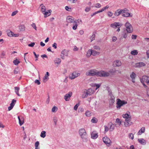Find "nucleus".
<instances>
[{
  "mask_svg": "<svg viewBox=\"0 0 149 149\" xmlns=\"http://www.w3.org/2000/svg\"><path fill=\"white\" fill-rule=\"evenodd\" d=\"M86 75L88 76H96L100 77H107L109 75V73L107 72L101 70L98 71L95 69L90 70L86 72Z\"/></svg>",
  "mask_w": 149,
  "mask_h": 149,
  "instance_id": "nucleus-1",
  "label": "nucleus"
},
{
  "mask_svg": "<svg viewBox=\"0 0 149 149\" xmlns=\"http://www.w3.org/2000/svg\"><path fill=\"white\" fill-rule=\"evenodd\" d=\"M95 92V91L92 88H89L87 90H85L82 95V98L87 97L88 95H91Z\"/></svg>",
  "mask_w": 149,
  "mask_h": 149,
  "instance_id": "nucleus-2",
  "label": "nucleus"
},
{
  "mask_svg": "<svg viewBox=\"0 0 149 149\" xmlns=\"http://www.w3.org/2000/svg\"><path fill=\"white\" fill-rule=\"evenodd\" d=\"M79 133L83 141H85L86 140L87 134L86 131L84 128H81L79 129Z\"/></svg>",
  "mask_w": 149,
  "mask_h": 149,
  "instance_id": "nucleus-3",
  "label": "nucleus"
},
{
  "mask_svg": "<svg viewBox=\"0 0 149 149\" xmlns=\"http://www.w3.org/2000/svg\"><path fill=\"white\" fill-rule=\"evenodd\" d=\"M125 26L126 28V31L129 33H132L133 31V29L132 25L128 22H127L125 24Z\"/></svg>",
  "mask_w": 149,
  "mask_h": 149,
  "instance_id": "nucleus-4",
  "label": "nucleus"
},
{
  "mask_svg": "<svg viewBox=\"0 0 149 149\" xmlns=\"http://www.w3.org/2000/svg\"><path fill=\"white\" fill-rule=\"evenodd\" d=\"M127 103V102L124 100H121L120 99H118L117 102L116 107L118 109H120L123 105Z\"/></svg>",
  "mask_w": 149,
  "mask_h": 149,
  "instance_id": "nucleus-5",
  "label": "nucleus"
},
{
  "mask_svg": "<svg viewBox=\"0 0 149 149\" xmlns=\"http://www.w3.org/2000/svg\"><path fill=\"white\" fill-rule=\"evenodd\" d=\"M104 142L107 146H109L111 145V140L107 136H104L103 138Z\"/></svg>",
  "mask_w": 149,
  "mask_h": 149,
  "instance_id": "nucleus-6",
  "label": "nucleus"
},
{
  "mask_svg": "<svg viewBox=\"0 0 149 149\" xmlns=\"http://www.w3.org/2000/svg\"><path fill=\"white\" fill-rule=\"evenodd\" d=\"M140 80L141 83L146 82L147 84L149 85V77L144 75L141 78Z\"/></svg>",
  "mask_w": 149,
  "mask_h": 149,
  "instance_id": "nucleus-7",
  "label": "nucleus"
},
{
  "mask_svg": "<svg viewBox=\"0 0 149 149\" xmlns=\"http://www.w3.org/2000/svg\"><path fill=\"white\" fill-rule=\"evenodd\" d=\"M80 75V74L79 72H74L69 75V78L71 79H74L77 77L79 76Z\"/></svg>",
  "mask_w": 149,
  "mask_h": 149,
  "instance_id": "nucleus-8",
  "label": "nucleus"
},
{
  "mask_svg": "<svg viewBox=\"0 0 149 149\" xmlns=\"http://www.w3.org/2000/svg\"><path fill=\"white\" fill-rule=\"evenodd\" d=\"M72 92H69L64 96V98L66 101H69L70 100V97L72 96Z\"/></svg>",
  "mask_w": 149,
  "mask_h": 149,
  "instance_id": "nucleus-9",
  "label": "nucleus"
},
{
  "mask_svg": "<svg viewBox=\"0 0 149 149\" xmlns=\"http://www.w3.org/2000/svg\"><path fill=\"white\" fill-rule=\"evenodd\" d=\"M122 116L123 118L125 119V120L131 119V116L129 111H127L125 114H123Z\"/></svg>",
  "mask_w": 149,
  "mask_h": 149,
  "instance_id": "nucleus-10",
  "label": "nucleus"
},
{
  "mask_svg": "<svg viewBox=\"0 0 149 149\" xmlns=\"http://www.w3.org/2000/svg\"><path fill=\"white\" fill-rule=\"evenodd\" d=\"M123 24L120 22H114L113 23L111 24L110 26L113 28L116 29L118 26L121 27Z\"/></svg>",
  "mask_w": 149,
  "mask_h": 149,
  "instance_id": "nucleus-11",
  "label": "nucleus"
},
{
  "mask_svg": "<svg viewBox=\"0 0 149 149\" xmlns=\"http://www.w3.org/2000/svg\"><path fill=\"white\" fill-rule=\"evenodd\" d=\"M121 64V61L118 60L114 61L113 63V65L114 67H119L120 66Z\"/></svg>",
  "mask_w": 149,
  "mask_h": 149,
  "instance_id": "nucleus-12",
  "label": "nucleus"
},
{
  "mask_svg": "<svg viewBox=\"0 0 149 149\" xmlns=\"http://www.w3.org/2000/svg\"><path fill=\"white\" fill-rule=\"evenodd\" d=\"M131 119L125 120V121L124 122V125L125 127H129L131 125L132 122H131Z\"/></svg>",
  "mask_w": 149,
  "mask_h": 149,
  "instance_id": "nucleus-13",
  "label": "nucleus"
},
{
  "mask_svg": "<svg viewBox=\"0 0 149 149\" xmlns=\"http://www.w3.org/2000/svg\"><path fill=\"white\" fill-rule=\"evenodd\" d=\"M67 51L65 49H64L61 51L60 56L62 59H64L65 56H67Z\"/></svg>",
  "mask_w": 149,
  "mask_h": 149,
  "instance_id": "nucleus-14",
  "label": "nucleus"
},
{
  "mask_svg": "<svg viewBox=\"0 0 149 149\" xmlns=\"http://www.w3.org/2000/svg\"><path fill=\"white\" fill-rule=\"evenodd\" d=\"M67 22L68 23H75V21L73 17L70 16H68L66 18Z\"/></svg>",
  "mask_w": 149,
  "mask_h": 149,
  "instance_id": "nucleus-15",
  "label": "nucleus"
},
{
  "mask_svg": "<svg viewBox=\"0 0 149 149\" xmlns=\"http://www.w3.org/2000/svg\"><path fill=\"white\" fill-rule=\"evenodd\" d=\"M146 64L143 62H139L136 63L135 65V67L136 68H141L142 67L145 66Z\"/></svg>",
  "mask_w": 149,
  "mask_h": 149,
  "instance_id": "nucleus-16",
  "label": "nucleus"
},
{
  "mask_svg": "<svg viewBox=\"0 0 149 149\" xmlns=\"http://www.w3.org/2000/svg\"><path fill=\"white\" fill-rule=\"evenodd\" d=\"M97 132L96 131H93L91 134V138L93 139L97 138L98 135Z\"/></svg>",
  "mask_w": 149,
  "mask_h": 149,
  "instance_id": "nucleus-17",
  "label": "nucleus"
},
{
  "mask_svg": "<svg viewBox=\"0 0 149 149\" xmlns=\"http://www.w3.org/2000/svg\"><path fill=\"white\" fill-rule=\"evenodd\" d=\"M49 76V73L48 72H47L45 74L44 77L43 78V82L45 83L48 80Z\"/></svg>",
  "mask_w": 149,
  "mask_h": 149,
  "instance_id": "nucleus-18",
  "label": "nucleus"
},
{
  "mask_svg": "<svg viewBox=\"0 0 149 149\" xmlns=\"http://www.w3.org/2000/svg\"><path fill=\"white\" fill-rule=\"evenodd\" d=\"M145 131V128L144 127H142L137 132V134L139 135H141L144 133Z\"/></svg>",
  "mask_w": 149,
  "mask_h": 149,
  "instance_id": "nucleus-19",
  "label": "nucleus"
},
{
  "mask_svg": "<svg viewBox=\"0 0 149 149\" xmlns=\"http://www.w3.org/2000/svg\"><path fill=\"white\" fill-rule=\"evenodd\" d=\"M130 77L132 79V81L133 83L135 82V79L136 77V74L134 72L132 73L130 75Z\"/></svg>",
  "mask_w": 149,
  "mask_h": 149,
  "instance_id": "nucleus-20",
  "label": "nucleus"
},
{
  "mask_svg": "<svg viewBox=\"0 0 149 149\" xmlns=\"http://www.w3.org/2000/svg\"><path fill=\"white\" fill-rule=\"evenodd\" d=\"M52 10H49L45 12L43 14L44 15V17H46L49 15H50L51 14Z\"/></svg>",
  "mask_w": 149,
  "mask_h": 149,
  "instance_id": "nucleus-21",
  "label": "nucleus"
},
{
  "mask_svg": "<svg viewBox=\"0 0 149 149\" xmlns=\"http://www.w3.org/2000/svg\"><path fill=\"white\" fill-rule=\"evenodd\" d=\"M139 142L143 145H145L146 143V141L143 139H138Z\"/></svg>",
  "mask_w": 149,
  "mask_h": 149,
  "instance_id": "nucleus-22",
  "label": "nucleus"
},
{
  "mask_svg": "<svg viewBox=\"0 0 149 149\" xmlns=\"http://www.w3.org/2000/svg\"><path fill=\"white\" fill-rule=\"evenodd\" d=\"M122 15L123 17H132V14L126 12L125 13L122 14Z\"/></svg>",
  "mask_w": 149,
  "mask_h": 149,
  "instance_id": "nucleus-23",
  "label": "nucleus"
},
{
  "mask_svg": "<svg viewBox=\"0 0 149 149\" xmlns=\"http://www.w3.org/2000/svg\"><path fill=\"white\" fill-rule=\"evenodd\" d=\"M122 14L121 11L120 9H118L117 10L115 13L114 15L115 16H118Z\"/></svg>",
  "mask_w": 149,
  "mask_h": 149,
  "instance_id": "nucleus-24",
  "label": "nucleus"
},
{
  "mask_svg": "<svg viewBox=\"0 0 149 149\" xmlns=\"http://www.w3.org/2000/svg\"><path fill=\"white\" fill-rule=\"evenodd\" d=\"M19 87H15V93L17 94V95L19 96H20V95L19 94Z\"/></svg>",
  "mask_w": 149,
  "mask_h": 149,
  "instance_id": "nucleus-25",
  "label": "nucleus"
},
{
  "mask_svg": "<svg viewBox=\"0 0 149 149\" xmlns=\"http://www.w3.org/2000/svg\"><path fill=\"white\" fill-rule=\"evenodd\" d=\"M92 55V50L89 49L87 52L86 56L87 57H90L91 55Z\"/></svg>",
  "mask_w": 149,
  "mask_h": 149,
  "instance_id": "nucleus-26",
  "label": "nucleus"
},
{
  "mask_svg": "<svg viewBox=\"0 0 149 149\" xmlns=\"http://www.w3.org/2000/svg\"><path fill=\"white\" fill-rule=\"evenodd\" d=\"M129 33L127 31H124L122 35L123 38L125 39L127 38L128 36V34Z\"/></svg>",
  "mask_w": 149,
  "mask_h": 149,
  "instance_id": "nucleus-27",
  "label": "nucleus"
},
{
  "mask_svg": "<svg viewBox=\"0 0 149 149\" xmlns=\"http://www.w3.org/2000/svg\"><path fill=\"white\" fill-rule=\"evenodd\" d=\"M19 29L20 31H24L25 30V27L24 25H21L19 26Z\"/></svg>",
  "mask_w": 149,
  "mask_h": 149,
  "instance_id": "nucleus-28",
  "label": "nucleus"
},
{
  "mask_svg": "<svg viewBox=\"0 0 149 149\" xmlns=\"http://www.w3.org/2000/svg\"><path fill=\"white\" fill-rule=\"evenodd\" d=\"M46 132L45 131H42L40 135V136L41 137L44 138L46 136Z\"/></svg>",
  "mask_w": 149,
  "mask_h": 149,
  "instance_id": "nucleus-29",
  "label": "nucleus"
},
{
  "mask_svg": "<svg viewBox=\"0 0 149 149\" xmlns=\"http://www.w3.org/2000/svg\"><path fill=\"white\" fill-rule=\"evenodd\" d=\"M100 54V53L99 52L96 51L95 50H92V55L93 56L99 55Z\"/></svg>",
  "mask_w": 149,
  "mask_h": 149,
  "instance_id": "nucleus-30",
  "label": "nucleus"
},
{
  "mask_svg": "<svg viewBox=\"0 0 149 149\" xmlns=\"http://www.w3.org/2000/svg\"><path fill=\"white\" fill-rule=\"evenodd\" d=\"M43 4H41V11L43 13L45 12L46 11V7L42 5Z\"/></svg>",
  "mask_w": 149,
  "mask_h": 149,
  "instance_id": "nucleus-31",
  "label": "nucleus"
},
{
  "mask_svg": "<svg viewBox=\"0 0 149 149\" xmlns=\"http://www.w3.org/2000/svg\"><path fill=\"white\" fill-rule=\"evenodd\" d=\"M138 52L136 50L132 51L131 52V54L133 55H136L138 54Z\"/></svg>",
  "mask_w": 149,
  "mask_h": 149,
  "instance_id": "nucleus-32",
  "label": "nucleus"
},
{
  "mask_svg": "<svg viewBox=\"0 0 149 149\" xmlns=\"http://www.w3.org/2000/svg\"><path fill=\"white\" fill-rule=\"evenodd\" d=\"M61 62V60L59 58H56L54 61V62L55 63L58 64H60Z\"/></svg>",
  "mask_w": 149,
  "mask_h": 149,
  "instance_id": "nucleus-33",
  "label": "nucleus"
},
{
  "mask_svg": "<svg viewBox=\"0 0 149 149\" xmlns=\"http://www.w3.org/2000/svg\"><path fill=\"white\" fill-rule=\"evenodd\" d=\"M128 137L130 139L133 140L134 138V134L132 133H130L128 134Z\"/></svg>",
  "mask_w": 149,
  "mask_h": 149,
  "instance_id": "nucleus-34",
  "label": "nucleus"
},
{
  "mask_svg": "<svg viewBox=\"0 0 149 149\" xmlns=\"http://www.w3.org/2000/svg\"><path fill=\"white\" fill-rule=\"evenodd\" d=\"M57 107L55 106H54L52 109V111L53 112H55L57 110Z\"/></svg>",
  "mask_w": 149,
  "mask_h": 149,
  "instance_id": "nucleus-35",
  "label": "nucleus"
},
{
  "mask_svg": "<svg viewBox=\"0 0 149 149\" xmlns=\"http://www.w3.org/2000/svg\"><path fill=\"white\" fill-rule=\"evenodd\" d=\"M58 121L57 118L56 117H54L53 118V121L55 125H56Z\"/></svg>",
  "mask_w": 149,
  "mask_h": 149,
  "instance_id": "nucleus-36",
  "label": "nucleus"
},
{
  "mask_svg": "<svg viewBox=\"0 0 149 149\" xmlns=\"http://www.w3.org/2000/svg\"><path fill=\"white\" fill-rule=\"evenodd\" d=\"M16 102V100H14L13 99L11 103H10V105L11 106L14 107V106L15 105V103Z\"/></svg>",
  "mask_w": 149,
  "mask_h": 149,
  "instance_id": "nucleus-37",
  "label": "nucleus"
},
{
  "mask_svg": "<svg viewBox=\"0 0 149 149\" xmlns=\"http://www.w3.org/2000/svg\"><path fill=\"white\" fill-rule=\"evenodd\" d=\"M7 35L10 37H12L14 36V33L11 31H10L8 32Z\"/></svg>",
  "mask_w": 149,
  "mask_h": 149,
  "instance_id": "nucleus-38",
  "label": "nucleus"
},
{
  "mask_svg": "<svg viewBox=\"0 0 149 149\" xmlns=\"http://www.w3.org/2000/svg\"><path fill=\"white\" fill-rule=\"evenodd\" d=\"M82 21L81 19H78L77 20V21H75V23H76L78 25V24H82Z\"/></svg>",
  "mask_w": 149,
  "mask_h": 149,
  "instance_id": "nucleus-39",
  "label": "nucleus"
},
{
  "mask_svg": "<svg viewBox=\"0 0 149 149\" xmlns=\"http://www.w3.org/2000/svg\"><path fill=\"white\" fill-rule=\"evenodd\" d=\"M13 63L15 65H17L18 64L20 63V62L19 60H17V59L15 60H14L13 61Z\"/></svg>",
  "mask_w": 149,
  "mask_h": 149,
  "instance_id": "nucleus-40",
  "label": "nucleus"
},
{
  "mask_svg": "<svg viewBox=\"0 0 149 149\" xmlns=\"http://www.w3.org/2000/svg\"><path fill=\"white\" fill-rule=\"evenodd\" d=\"M19 123L20 126L22 125L24 123V119L22 118L19 121Z\"/></svg>",
  "mask_w": 149,
  "mask_h": 149,
  "instance_id": "nucleus-41",
  "label": "nucleus"
},
{
  "mask_svg": "<svg viewBox=\"0 0 149 149\" xmlns=\"http://www.w3.org/2000/svg\"><path fill=\"white\" fill-rule=\"evenodd\" d=\"M91 121L93 123H96L97 122V120L96 118L94 117L92 119Z\"/></svg>",
  "mask_w": 149,
  "mask_h": 149,
  "instance_id": "nucleus-42",
  "label": "nucleus"
},
{
  "mask_svg": "<svg viewBox=\"0 0 149 149\" xmlns=\"http://www.w3.org/2000/svg\"><path fill=\"white\" fill-rule=\"evenodd\" d=\"M85 115L87 117H90L91 116V113L89 111H87L86 112Z\"/></svg>",
  "mask_w": 149,
  "mask_h": 149,
  "instance_id": "nucleus-43",
  "label": "nucleus"
},
{
  "mask_svg": "<svg viewBox=\"0 0 149 149\" xmlns=\"http://www.w3.org/2000/svg\"><path fill=\"white\" fill-rule=\"evenodd\" d=\"M120 10L121 11L122 13V14L126 13V11H127L128 10L127 8H124L123 9H120Z\"/></svg>",
  "mask_w": 149,
  "mask_h": 149,
  "instance_id": "nucleus-44",
  "label": "nucleus"
},
{
  "mask_svg": "<svg viewBox=\"0 0 149 149\" xmlns=\"http://www.w3.org/2000/svg\"><path fill=\"white\" fill-rule=\"evenodd\" d=\"M114 129V126L113 124H111L110 125V131H112Z\"/></svg>",
  "mask_w": 149,
  "mask_h": 149,
  "instance_id": "nucleus-45",
  "label": "nucleus"
},
{
  "mask_svg": "<svg viewBox=\"0 0 149 149\" xmlns=\"http://www.w3.org/2000/svg\"><path fill=\"white\" fill-rule=\"evenodd\" d=\"M101 6V5L99 3H97L95 5V7L97 8H100Z\"/></svg>",
  "mask_w": 149,
  "mask_h": 149,
  "instance_id": "nucleus-46",
  "label": "nucleus"
},
{
  "mask_svg": "<svg viewBox=\"0 0 149 149\" xmlns=\"http://www.w3.org/2000/svg\"><path fill=\"white\" fill-rule=\"evenodd\" d=\"M116 122L118 123L119 125H120L121 124V122L119 118H117L116 119Z\"/></svg>",
  "mask_w": 149,
  "mask_h": 149,
  "instance_id": "nucleus-47",
  "label": "nucleus"
},
{
  "mask_svg": "<svg viewBox=\"0 0 149 149\" xmlns=\"http://www.w3.org/2000/svg\"><path fill=\"white\" fill-rule=\"evenodd\" d=\"M84 111V109L82 108H79L78 109V112L79 113L83 112Z\"/></svg>",
  "mask_w": 149,
  "mask_h": 149,
  "instance_id": "nucleus-48",
  "label": "nucleus"
},
{
  "mask_svg": "<svg viewBox=\"0 0 149 149\" xmlns=\"http://www.w3.org/2000/svg\"><path fill=\"white\" fill-rule=\"evenodd\" d=\"M107 15L109 17H111L113 15V13L111 12L108 11L107 13Z\"/></svg>",
  "mask_w": 149,
  "mask_h": 149,
  "instance_id": "nucleus-49",
  "label": "nucleus"
},
{
  "mask_svg": "<svg viewBox=\"0 0 149 149\" xmlns=\"http://www.w3.org/2000/svg\"><path fill=\"white\" fill-rule=\"evenodd\" d=\"M117 39V38L116 36H113L112 37V40L113 42H115Z\"/></svg>",
  "mask_w": 149,
  "mask_h": 149,
  "instance_id": "nucleus-50",
  "label": "nucleus"
},
{
  "mask_svg": "<svg viewBox=\"0 0 149 149\" xmlns=\"http://www.w3.org/2000/svg\"><path fill=\"white\" fill-rule=\"evenodd\" d=\"M94 49L97 51H99L100 49V48L99 46H95L94 47Z\"/></svg>",
  "mask_w": 149,
  "mask_h": 149,
  "instance_id": "nucleus-51",
  "label": "nucleus"
},
{
  "mask_svg": "<svg viewBox=\"0 0 149 149\" xmlns=\"http://www.w3.org/2000/svg\"><path fill=\"white\" fill-rule=\"evenodd\" d=\"M31 26L36 30H37V27L35 23H33Z\"/></svg>",
  "mask_w": 149,
  "mask_h": 149,
  "instance_id": "nucleus-52",
  "label": "nucleus"
},
{
  "mask_svg": "<svg viewBox=\"0 0 149 149\" xmlns=\"http://www.w3.org/2000/svg\"><path fill=\"white\" fill-rule=\"evenodd\" d=\"M95 34H93L90 38L91 41L95 39Z\"/></svg>",
  "mask_w": 149,
  "mask_h": 149,
  "instance_id": "nucleus-53",
  "label": "nucleus"
},
{
  "mask_svg": "<svg viewBox=\"0 0 149 149\" xmlns=\"http://www.w3.org/2000/svg\"><path fill=\"white\" fill-rule=\"evenodd\" d=\"M74 24H75L72 27V29L74 30H75L77 28V25H78L77 24H76V23H74Z\"/></svg>",
  "mask_w": 149,
  "mask_h": 149,
  "instance_id": "nucleus-54",
  "label": "nucleus"
},
{
  "mask_svg": "<svg viewBox=\"0 0 149 149\" xmlns=\"http://www.w3.org/2000/svg\"><path fill=\"white\" fill-rule=\"evenodd\" d=\"M57 44L54 42V43L52 45V47H54V49H56L57 48Z\"/></svg>",
  "mask_w": 149,
  "mask_h": 149,
  "instance_id": "nucleus-55",
  "label": "nucleus"
},
{
  "mask_svg": "<svg viewBox=\"0 0 149 149\" xmlns=\"http://www.w3.org/2000/svg\"><path fill=\"white\" fill-rule=\"evenodd\" d=\"M34 82L36 84H37L38 85H39L40 84V81L38 79L36 80Z\"/></svg>",
  "mask_w": 149,
  "mask_h": 149,
  "instance_id": "nucleus-56",
  "label": "nucleus"
},
{
  "mask_svg": "<svg viewBox=\"0 0 149 149\" xmlns=\"http://www.w3.org/2000/svg\"><path fill=\"white\" fill-rule=\"evenodd\" d=\"M79 105V104H76L74 107V109L75 110H77L78 108V107Z\"/></svg>",
  "mask_w": 149,
  "mask_h": 149,
  "instance_id": "nucleus-57",
  "label": "nucleus"
},
{
  "mask_svg": "<svg viewBox=\"0 0 149 149\" xmlns=\"http://www.w3.org/2000/svg\"><path fill=\"white\" fill-rule=\"evenodd\" d=\"M39 145V142L38 141H36L35 144V147H39L38 146Z\"/></svg>",
  "mask_w": 149,
  "mask_h": 149,
  "instance_id": "nucleus-58",
  "label": "nucleus"
},
{
  "mask_svg": "<svg viewBox=\"0 0 149 149\" xmlns=\"http://www.w3.org/2000/svg\"><path fill=\"white\" fill-rule=\"evenodd\" d=\"M17 12H18L17 11H16L13 12L12 13L11 16H14V15H16L17 14Z\"/></svg>",
  "mask_w": 149,
  "mask_h": 149,
  "instance_id": "nucleus-59",
  "label": "nucleus"
},
{
  "mask_svg": "<svg viewBox=\"0 0 149 149\" xmlns=\"http://www.w3.org/2000/svg\"><path fill=\"white\" fill-rule=\"evenodd\" d=\"M109 7V6L107 5L105 7H104L102 8L103 11H104L105 10H106V9L108 8Z\"/></svg>",
  "mask_w": 149,
  "mask_h": 149,
  "instance_id": "nucleus-60",
  "label": "nucleus"
},
{
  "mask_svg": "<svg viewBox=\"0 0 149 149\" xmlns=\"http://www.w3.org/2000/svg\"><path fill=\"white\" fill-rule=\"evenodd\" d=\"M104 132H107L109 130V128L106 126H104Z\"/></svg>",
  "mask_w": 149,
  "mask_h": 149,
  "instance_id": "nucleus-61",
  "label": "nucleus"
},
{
  "mask_svg": "<svg viewBox=\"0 0 149 149\" xmlns=\"http://www.w3.org/2000/svg\"><path fill=\"white\" fill-rule=\"evenodd\" d=\"M137 37V36L136 35H132V39H136Z\"/></svg>",
  "mask_w": 149,
  "mask_h": 149,
  "instance_id": "nucleus-62",
  "label": "nucleus"
},
{
  "mask_svg": "<svg viewBox=\"0 0 149 149\" xmlns=\"http://www.w3.org/2000/svg\"><path fill=\"white\" fill-rule=\"evenodd\" d=\"M65 8L66 10L69 11H70L71 9L70 8H69L68 6H66Z\"/></svg>",
  "mask_w": 149,
  "mask_h": 149,
  "instance_id": "nucleus-63",
  "label": "nucleus"
},
{
  "mask_svg": "<svg viewBox=\"0 0 149 149\" xmlns=\"http://www.w3.org/2000/svg\"><path fill=\"white\" fill-rule=\"evenodd\" d=\"M91 9V8L90 7H86V8L85 9V11L86 12H88Z\"/></svg>",
  "mask_w": 149,
  "mask_h": 149,
  "instance_id": "nucleus-64",
  "label": "nucleus"
}]
</instances>
